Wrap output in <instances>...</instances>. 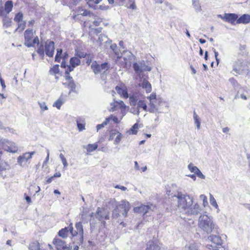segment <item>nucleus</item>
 I'll return each instance as SVG.
<instances>
[{"label":"nucleus","instance_id":"obj_1","mask_svg":"<svg viewBox=\"0 0 250 250\" xmlns=\"http://www.w3.org/2000/svg\"><path fill=\"white\" fill-rule=\"evenodd\" d=\"M198 227L204 232L207 234H210L211 232L216 234H219L220 229L216 225L212 218L207 215H201L198 221Z\"/></svg>","mask_w":250,"mask_h":250},{"label":"nucleus","instance_id":"obj_2","mask_svg":"<svg viewBox=\"0 0 250 250\" xmlns=\"http://www.w3.org/2000/svg\"><path fill=\"white\" fill-rule=\"evenodd\" d=\"M76 230H73L72 224L71 223L68 227L62 229L59 231V235L62 237L65 238L67 236L69 232L70 234L74 237L77 236L79 239L77 240V244L80 245L83 243V229L82 223L81 222L77 223L75 225Z\"/></svg>","mask_w":250,"mask_h":250},{"label":"nucleus","instance_id":"obj_3","mask_svg":"<svg viewBox=\"0 0 250 250\" xmlns=\"http://www.w3.org/2000/svg\"><path fill=\"white\" fill-rule=\"evenodd\" d=\"M173 197L177 200L178 207L182 211L185 212L189 206L193 204V198L188 195L184 194L181 192H178L177 195Z\"/></svg>","mask_w":250,"mask_h":250},{"label":"nucleus","instance_id":"obj_4","mask_svg":"<svg viewBox=\"0 0 250 250\" xmlns=\"http://www.w3.org/2000/svg\"><path fill=\"white\" fill-rule=\"evenodd\" d=\"M109 68L110 65L107 62L99 64L96 61H93L91 65V68L95 74H101V78L102 80L106 79V72Z\"/></svg>","mask_w":250,"mask_h":250},{"label":"nucleus","instance_id":"obj_5","mask_svg":"<svg viewBox=\"0 0 250 250\" xmlns=\"http://www.w3.org/2000/svg\"><path fill=\"white\" fill-rule=\"evenodd\" d=\"M130 208V205L128 202L122 201L121 204L117 205L113 210L112 217L114 219H117L120 216V212L125 217L127 215L128 211Z\"/></svg>","mask_w":250,"mask_h":250},{"label":"nucleus","instance_id":"obj_6","mask_svg":"<svg viewBox=\"0 0 250 250\" xmlns=\"http://www.w3.org/2000/svg\"><path fill=\"white\" fill-rule=\"evenodd\" d=\"M219 234H211L208 237V240L212 243L211 245H208V247L210 249L211 248L213 250H224L221 247L222 244V240Z\"/></svg>","mask_w":250,"mask_h":250},{"label":"nucleus","instance_id":"obj_7","mask_svg":"<svg viewBox=\"0 0 250 250\" xmlns=\"http://www.w3.org/2000/svg\"><path fill=\"white\" fill-rule=\"evenodd\" d=\"M94 216L97 219L101 222L104 226L105 225L106 223L103 220L109 219V212L105 208H101L99 207L97 208Z\"/></svg>","mask_w":250,"mask_h":250},{"label":"nucleus","instance_id":"obj_8","mask_svg":"<svg viewBox=\"0 0 250 250\" xmlns=\"http://www.w3.org/2000/svg\"><path fill=\"white\" fill-rule=\"evenodd\" d=\"M2 145L3 148L8 152L15 153L18 151V147L14 143L9 142L5 139L0 140V146Z\"/></svg>","mask_w":250,"mask_h":250},{"label":"nucleus","instance_id":"obj_9","mask_svg":"<svg viewBox=\"0 0 250 250\" xmlns=\"http://www.w3.org/2000/svg\"><path fill=\"white\" fill-rule=\"evenodd\" d=\"M202 208L197 203L194 205H190L185 211V213L187 215L197 216L202 211Z\"/></svg>","mask_w":250,"mask_h":250},{"label":"nucleus","instance_id":"obj_10","mask_svg":"<svg viewBox=\"0 0 250 250\" xmlns=\"http://www.w3.org/2000/svg\"><path fill=\"white\" fill-rule=\"evenodd\" d=\"M155 208V206L153 204H150L149 205H142L140 207L134 208V211L137 213H141L144 215L149 210L153 211Z\"/></svg>","mask_w":250,"mask_h":250},{"label":"nucleus","instance_id":"obj_11","mask_svg":"<svg viewBox=\"0 0 250 250\" xmlns=\"http://www.w3.org/2000/svg\"><path fill=\"white\" fill-rule=\"evenodd\" d=\"M54 42L53 41L47 40L44 45V50L46 55L50 57H52L54 55Z\"/></svg>","mask_w":250,"mask_h":250},{"label":"nucleus","instance_id":"obj_12","mask_svg":"<svg viewBox=\"0 0 250 250\" xmlns=\"http://www.w3.org/2000/svg\"><path fill=\"white\" fill-rule=\"evenodd\" d=\"M238 17V15L236 14L225 13L223 17H222V20L225 21L230 23L231 24H234V22L236 20H237Z\"/></svg>","mask_w":250,"mask_h":250},{"label":"nucleus","instance_id":"obj_13","mask_svg":"<svg viewBox=\"0 0 250 250\" xmlns=\"http://www.w3.org/2000/svg\"><path fill=\"white\" fill-rule=\"evenodd\" d=\"M160 246L157 240L149 241L146 244V250H160Z\"/></svg>","mask_w":250,"mask_h":250},{"label":"nucleus","instance_id":"obj_14","mask_svg":"<svg viewBox=\"0 0 250 250\" xmlns=\"http://www.w3.org/2000/svg\"><path fill=\"white\" fill-rule=\"evenodd\" d=\"M145 61H142L139 63H134L133 64V67L137 73H140L144 72L145 70Z\"/></svg>","mask_w":250,"mask_h":250},{"label":"nucleus","instance_id":"obj_15","mask_svg":"<svg viewBox=\"0 0 250 250\" xmlns=\"http://www.w3.org/2000/svg\"><path fill=\"white\" fill-rule=\"evenodd\" d=\"M30 159H31L30 155L27 153H25L22 155L18 157V163L21 166L23 167Z\"/></svg>","mask_w":250,"mask_h":250},{"label":"nucleus","instance_id":"obj_16","mask_svg":"<svg viewBox=\"0 0 250 250\" xmlns=\"http://www.w3.org/2000/svg\"><path fill=\"white\" fill-rule=\"evenodd\" d=\"M53 244L58 250H63L68 245L65 242L59 238H56L53 240Z\"/></svg>","mask_w":250,"mask_h":250},{"label":"nucleus","instance_id":"obj_17","mask_svg":"<svg viewBox=\"0 0 250 250\" xmlns=\"http://www.w3.org/2000/svg\"><path fill=\"white\" fill-rule=\"evenodd\" d=\"M140 85L144 88L147 93H149L151 91V85L146 79H144L142 83L140 84Z\"/></svg>","mask_w":250,"mask_h":250},{"label":"nucleus","instance_id":"obj_18","mask_svg":"<svg viewBox=\"0 0 250 250\" xmlns=\"http://www.w3.org/2000/svg\"><path fill=\"white\" fill-rule=\"evenodd\" d=\"M250 21V16L248 14H244L242 16H241L239 19L236 21V23L238 24L239 23H248Z\"/></svg>","mask_w":250,"mask_h":250},{"label":"nucleus","instance_id":"obj_19","mask_svg":"<svg viewBox=\"0 0 250 250\" xmlns=\"http://www.w3.org/2000/svg\"><path fill=\"white\" fill-rule=\"evenodd\" d=\"M116 90L117 92L121 95L124 98L126 99L128 97V95L126 89L116 86L115 87Z\"/></svg>","mask_w":250,"mask_h":250},{"label":"nucleus","instance_id":"obj_20","mask_svg":"<svg viewBox=\"0 0 250 250\" xmlns=\"http://www.w3.org/2000/svg\"><path fill=\"white\" fill-rule=\"evenodd\" d=\"M13 7V2L11 0L7 1L4 5V11L6 14H8L12 10Z\"/></svg>","mask_w":250,"mask_h":250},{"label":"nucleus","instance_id":"obj_21","mask_svg":"<svg viewBox=\"0 0 250 250\" xmlns=\"http://www.w3.org/2000/svg\"><path fill=\"white\" fill-rule=\"evenodd\" d=\"M25 41H32L33 37V33L32 29H27L25 31L24 33Z\"/></svg>","mask_w":250,"mask_h":250},{"label":"nucleus","instance_id":"obj_22","mask_svg":"<svg viewBox=\"0 0 250 250\" xmlns=\"http://www.w3.org/2000/svg\"><path fill=\"white\" fill-rule=\"evenodd\" d=\"M198 245L195 243H190L186 245L184 250H198Z\"/></svg>","mask_w":250,"mask_h":250},{"label":"nucleus","instance_id":"obj_23","mask_svg":"<svg viewBox=\"0 0 250 250\" xmlns=\"http://www.w3.org/2000/svg\"><path fill=\"white\" fill-rule=\"evenodd\" d=\"M158 110L156 104V101L150 102L148 111L150 113H154Z\"/></svg>","mask_w":250,"mask_h":250},{"label":"nucleus","instance_id":"obj_24","mask_svg":"<svg viewBox=\"0 0 250 250\" xmlns=\"http://www.w3.org/2000/svg\"><path fill=\"white\" fill-rule=\"evenodd\" d=\"M70 62L73 67L78 65L80 63V60L77 57H74L72 58L70 60Z\"/></svg>","mask_w":250,"mask_h":250},{"label":"nucleus","instance_id":"obj_25","mask_svg":"<svg viewBox=\"0 0 250 250\" xmlns=\"http://www.w3.org/2000/svg\"><path fill=\"white\" fill-rule=\"evenodd\" d=\"M40 248V243L37 241L31 243L29 246L30 250H39Z\"/></svg>","mask_w":250,"mask_h":250},{"label":"nucleus","instance_id":"obj_26","mask_svg":"<svg viewBox=\"0 0 250 250\" xmlns=\"http://www.w3.org/2000/svg\"><path fill=\"white\" fill-rule=\"evenodd\" d=\"M137 107L140 109V108L145 111H147V105L145 101L140 100L137 103Z\"/></svg>","mask_w":250,"mask_h":250},{"label":"nucleus","instance_id":"obj_27","mask_svg":"<svg viewBox=\"0 0 250 250\" xmlns=\"http://www.w3.org/2000/svg\"><path fill=\"white\" fill-rule=\"evenodd\" d=\"M3 26L5 28H8L11 26L12 21L10 19H9L7 17H5L3 20Z\"/></svg>","mask_w":250,"mask_h":250},{"label":"nucleus","instance_id":"obj_28","mask_svg":"<svg viewBox=\"0 0 250 250\" xmlns=\"http://www.w3.org/2000/svg\"><path fill=\"white\" fill-rule=\"evenodd\" d=\"M193 118H194V122H195V125H196L197 129H200V122L199 121V117L195 112H194V114H193Z\"/></svg>","mask_w":250,"mask_h":250},{"label":"nucleus","instance_id":"obj_29","mask_svg":"<svg viewBox=\"0 0 250 250\" xmlns=\"http://www.w3.org/2000/svg\"><path fill=\"white\" fill-rule=\"evenodd\" d=\"M23 19V14L21 12L18 13L14 18V21L19 23L20 21H21Z\"/></svg>","mask_w":250,"mask_h":250},{"label":"nucleus","instance_id":"obj_30","mask_svg":"<svg viewBox=\"0 0 250 250\" xmlns=\"http://www.w3.org/2000/svg\"><path fill=\"white\" fill-rule=\"evenodd\" d=\"M137 98L135 96H132L129 97V103L131 105L135 106L137 104Z\"/></svg>","mask_w":250,"mask_h":250},{"label":"nucleus","instance_id":"obj_31","mask_svg":"<svg viewBox=\"0 0 250 250\" xmlns=\"http://www.w3.org/2000/svg\"><path fill=\"white\" fill-rule=\"evenodd\" d=\"M98 145L96 144H89L87 146V150L88 152H92L97 148Z\"/></svg>","mask_w":250,"mask_h":250},{"label":"nucleus","instance_id":"obj_32","mask_svg":"<svg viewBox=\"0 0 250 250\" xmlns=\"http://www.w3.org/2000/svg\"><path fill=\"white\" fill-rule=\"evenodd\" d=\"M209 200L210 203L212 206L215 207L216 208H218V206L217 205L216 200L215 199L213 195H212L211 194H210Z\"/></svg>","mask_w":250,"mask_h":250},{"label":"nucleus","instance_id":"obj_33","mask_svg":"<svg viewBox=\"0 0 250 250\" xmlns=\"http://www.w3.org/2000/svg\"><path fill=\"white\" fill-rule=\"evenodd\" d=\"M188 169L191 172H193L195 174L197 172V170H198L199 168L196 167L194 166L193 164L192 163H190L188 166Z\"/></svg>","mask_w":250,"mask_h":250},{"label":"nucleus","instance_id":"obj_34","mask_svg":"<svg viewBox=\"0 0 250 250\" xmlns=\"http://www.w3.org/2000/svg\"><path fill=\"white\" fill-rule=\"evenodd\" d=\"M51 74H57L59 72V65L56 64L53 67H52L50 71Z\"/></svg>","mask_w":250,"mask_h":250},{"label":"nucleus","instance_id":"obj_35","mask_svg":"<svg viewBox=\"0 0 250 250\" xmlns=\"http://www.w3.org/2000/svg\"><path fill=\"white\" fill-rule=\"evenodd\" d=\"M64 102L61 99L57 100L53 104V106L56 107L58 109H60L62 105Z\"/></svg>","mask_w":250,"mask_h":250},{"label":"nucleus","instance_id":"obj_36","mask_svg":"<svg viewBox=\"0 0 250 250\" xmlns=\"http://www.w3.org/2000/svg\"><path fill=\"white\" fill-rule=\"evenodd\" d=\"M110 48L114 51L115 54L116 55L118 58H120L121 57L120 56V53L118 51H117V45L115 43L112 44L110 45Z\"/></svg>","mask_w":250,"mask_h":250},{"label":"nucleus","instance_id":"obj_37","mask_svg":"<svg viewBox=\"0 0 250 250\" xmlns=\"http://www.w3.org/2000/svg\"><path fill=\"white\" fill-rule=\"evenodd\" d=\"M138 129V124L137 123H136L131 128V129L129 130V132H131L132 134H136L137 133Z\"/></svg>","mask_w":250,"mask_h":250},{"label":"nucleus","instance_id":"obj_38","mask_svg":"<svg viewBox=\"0 0 250 250\" xmlns=\"http://www.w3.org/2000/svg\"><path fill=\"white\" fill-rule=\"evenodd\" d=\"M67 85L68 87L70 88L71 91H75L76 85L73 80H71L69 81Z\"/></svg>","mask_w":250,"mask_h":250},{"label":"nucleus","instance_id":"obj_39","mask_svg":"<svg viewBox=\"0 0 250 250\" xmlns=\"http://www.w3.org/2000/svg\"><path fill=\"white\" fill-rule=\"evenodd\" d=\"M200 199L203 200V205L204 207L208 205L207 197L205 195L203 194L201 195L200 196Z\"/></svg>","mask_w":250,"mask_h":250},{"label":"nucleus","instance_id":"obj_40","mask_svg":"<svg viewBox=\"0 0 250 250\" xmlns=\"http://www.w3.org/2000/svg\"><path fill=\"white\" fill-rule=\"evenodd\" d=\"M116 135H117V136L115 139L114 144L116 145H117L120 142V141L122 138V135L121 134V133H120L119 132H117V134Z\"/></svg>","mask_w":250,"mask_h":250},{"label":"nucleus","instance_id":"obj_41","mask_svg":"<svg viewBox=\"0 0 250 250\" xmlns=\"http://www.w3.org/2000/svg\"><path fill=\"white\" fill-rule=\"evenodd\" d=\"M99 40L100 42V43L102 44V42H107L108 39L107 37H106L104 35L101 34L99 36Z\"/></svg>","mask_w":250,"mask_h":250},{"label":"nucleus","instance_id":"obj_42","mask_svg":"<svg viewBox=\"0 0 250 250\" xmlns=\"http://www.w3.org/2000/svg\"><path fill=\"white\" fill-rule=\"evenodd\" d=\"M240 63H241L240 61H238V62H235L233 64V70L234 71H235V72L239 73V74L240 73V71L241 70V69L240 68H237V64Z\"/></svg>","mask_w":250,"mask_h":250},{"label":"nucleus","instance_id":"obj_43","mask_svg":"<svg viewBox=\"0 0 250 250\" xmlns=\"http://www.w3.org/2000/svg\"><path fill=\"white\" fill-rule=\"evenodd\" d=\"M130 112L133 113L134 115H139L140 114V110L138 107H133L130 109Z\"/></svg>","mask_w":250,"mask_h":250},{"label":"nucleus","instance_id":"obj_44","mask_svg":"<svg viewBox=\"0 0 250 250\" xmlns=\"http://www.w3.org/2000/svg\"><path fill=\"white\" fill-rule=\"evenodd\" d=\"M86 62V63L88 65H89L90 63L93 62H92V60L93 58V55L91 54H88L87 56L85 57Z\"/></svg>","mask_w":250,"mask_h":250},{"label":"nucleus","instance_id":"obj_45","mask_svg":"<svg viewBox=\"0 0 250 250\" xmlns=\"http://www.w3.org/2000/svg\"><path fill=\"white\" fill-rule=\"evenodd\" d=\"M77 124L79 131H82L84 129V124L80 123L78 120H77Z\"/></svg>","mask_w":250,"mask_h":250},{"label":"nucleus","instance_id":"obj_46","mask_svg":"<svg viewBox=\"0 0 250 250\" xmlns=\"http://www.w3.org/2000/svg\"><path fill=\"white\" fill-rule=\"evenodd\" d=\"M45 50L44 49L43 46L41 45L37 50V53L41 56H43L44 55Z\"/></svg>","mask_w":250,"mask_h":250},{"label":"nucleus","instance_id":"obj_47","mask_svg":"<svg viewBox=\"0 0 250 250\" xmlns=\"http://www.w3.org/2000/svg\"><path fill=\"white\" fill-rule=\"evenodd\" d=\"M25 21H23V22H21V23H19L18 24V28L16 29L15 31H17L18 30V29L21 28V31H23L24 30V29L25 28Z\"/></svg>","mask_w":250,"mask_h":250},{"label":"nucleus","instance_id":"obj_48","mask_svg":"<svg viewBox=\"0 0 250 250\" xmlns=\"http://www.w3.org/2000/svg\"><path fill=\"white\" fill-rule=\"evenodd\" d=\"M192 1H193V5H194V6L195 7H197L196 8V9L198 10V11H201V6H199L198 4V0H192Z\"/></svg>","mask_w":250,"mask_h":250},{"label":"nucleus","instance_id":"obj_49","mask_svg":"<svg viewBox=\"0 0 250 250\" xmlns=\"http://www.w3.org/2000/svg\"><path fill=\"white\" fill-rule=\"evenodd\" d=\"M195 174L200 178L204 179L205 178V176L201 172V171L198 169V170L197 171Z\"/></svg>","mask_w":250,"mask_h":250},{"label":"nucleus","instance_id":"obj_50","mask_svg":"<svg viewBox=\"0 0 250 250\" xmlns=\"http://www.w3.org/2000/svg\"><path fill=\"white\" fill-rule=\"evenodd\" d=\"M24 44L28 47H34L32 41H25Z\"/></svg>","mask_w":250,"mask_h":250},{"label":"nucleus","instance_id":"obj_51","mask_svg":"<svg viewBox=\"0 0 250 250\" xmlns=\"http://www.w3.org/2000/svg\"><path fill=\"white\" fill-rule=\"evenodd\" d=\"M39 104H40V106L42 110H47L48 109L47 106H46V105L45 103H44V102L39 103Z\"/></svg>","mask_w":250,"mask_h":250},{"label":"nucleus","instance_id":"obj_52","mask_svg":"<svg viewBox=\"0 0 250 250\" xmlns=\"http://www.w3.org/2000/svg\"><path fill=\"white\" fill-rule=\"evenodd\" d=\"M147 99H148L150 101H156V95L155 94H151L149 97H147Z\"/></svg>","mask_w":250,"mask_h":250},{"label":"nucleus","instance_id":"obj_53","mask_svg":"<svg viewBox=\"0 0 250 250\" xmlns=\"http://www.w3.org/2000/svg\"><path fill=\"white\" fill-rule=\"evenodd\" d=\"M88 54H87L86 53H85L84 52H78L77 53V55L79 57V58H85L87 56Z\"/></svg>","mask_w":250,"mask_h":250},{"label":"nucleus","instance_id":"obj_54","mask_svg":"<svg viewBox=\"0 0 250 250\" xmlns=\"http://www.w3.org/2000/svg\"><path fill=\"white\" fill-rule=\"evenodd\" d=\"M65 79L66 80H68V81H70L71 80H72V78L70 76L69 72H68V70H66L65 71Z\"/></svg>","mask_w":250,"mask_h":250},{"label":"nucleus","instance_id":"obj_55","mask_svg":"<svg viewBox=\"0 0 250 250\" xmlns=\"http://www.w3.org/2000/svg\"><path fill=\"white\" fill-rule=\"evenodd\" d=\"M32 42H33V43L34 44V45L35 46V44H39V38L38 36H36L35 37L34 39L32 40Z\"/></svg>","mask_w":250,"mask_h":250},{"label":"nucleus","instance_id":"obj_56","mask_svg":"<svg viewBox=\"0 0 250 250\" xmlns=\"http://www.w3.org/2000/svg\"><path fill=\"white\" fill-rule=\"evenodd\" d=\"M82 11L83 13H81V15L84 16L89 15L90 13V11L87 10H82Z\"/></svg>","mask_w":250,"mask_h":250},{"label":"nucleus","instance_id":"obj_57","mask_svg":"<svg viewBox=\"0 0 250 250\" xmlns=\"http://www.w3.org/2000/svg\"><path fill=\"white\" fill-rule=\"evenodd\" d=\"M130 2H132V4L130 5L129 8L132 9H136V6L135 3V0H130Z\"/></svg>","mask_w":250,"mask_h":250},{"label":"nucleus","instance_id":"obj_58","mask_svg":"<svg viewBox=\"0 0 250 250\" xmlns=\"http://www.w3.org/2000/svg\"><path fill=\"white\" fill-rule=\"evenodd\" d=\"M109 8V7L108 6L106 5H100L99 6V9L102 10H107Z\"/></svg>","mask_w":250,"mask_h":250},{"label":"nucleus","instance_id":"obj_59","mask_svg":"<svg viewBox=\"0 0 250 250\" xmlns=\"http://www.w3.org/2000/svg\"><path fill=\"white\" fill-rule=\"evenodd\" d=\"M115 188L121 189V190H122L123 191H125L127 189V188L126 187H124V186H119V185H117L115 187Z\"/></svg>","mask_w":250,"mask_h":250},{"label":"nucleus","instance_id":"obj_60","mask_svg":"<svg viewBox=\"0 0 250 250\" xmlns=\"http://www.w3.org/2000/svg\"><path fill=\"white\" fill-rule=\"evenodd\" d=\"M24 195L25 196V199L26 202L28 203V204H30L31 203V198L29 196L26 195V194H24Z\"/></svg>","mask_w":250,"mask_h":250},{"label":"nucleus","instance_id":"obj_61","mask_svg":"<svg viewBox=\"0 0 250 250\" xmlns=\"http://www.w3.org/2000/svg\"><path fill=\"white\" fill-rule=\"evenodd\" d=\"M4 9H3V7L2 6V5H1L0 6V16H3L5 13Z\"/></svg>","mask_w":250,"mask_h":250},{"label":"nucleus","instance_id":"obj_62","mask_svg":"<svg viewBox=\"0 0 250 250\" xmlns=\"http://www.w3.org/2000/svg\"><path fill=\"white\" fill-rule=\"evenodd\" d=\"M110 120H113L115 123H118V119L117 117L113 116L112 115H111L110 116Z\"/></svg>","mask_w":250,"mask_h":250},{"label":"nucleus","instance_id":"obj_63","mask_svg":"<svg viewBox=\"0 0 250 250\" xmlns=\"http://www.w3.org/2000/svg\"><path fill=\"white\" fill-rule=\"evenodd\" d=\"M116 134L117 132H116L115 131H114V132H112L110 135L109 140H113L115 136H116Z\"/></svg>","mask_w":250,"mask_h":250},{"label":"nucleus","instance_id":"obj_64","mask_svg":"<svg viewBox=\"0 0 250 250\" xmlns=\"http://www.w3.org/2000/svg\"><path fill=\"white\" fill-rule=\"evenodd\" d=\"M116 103H118L120 105L121 107H125V105L122 101H119V102L116 101Z\"/></svg>","mask_w":250,"mask_h":250}]
</instances>
